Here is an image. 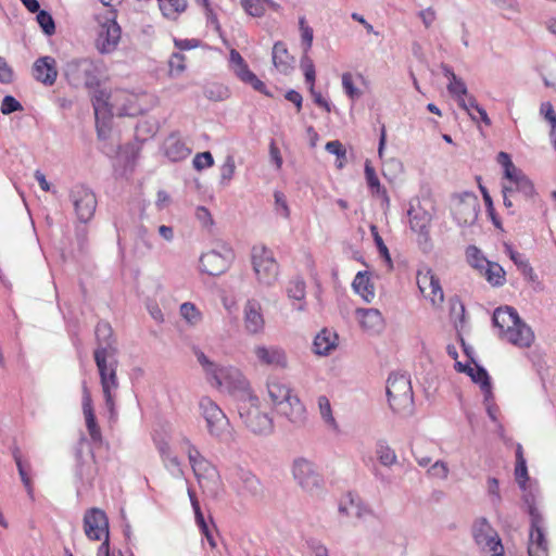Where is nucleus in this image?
I'll use <instances>...</instances> for the list:
<instances>
[{
    "label": "nucleus",
    "instance_id": "39448f33",
    "mask_svg": "<svg viewBox=\"0 0 556 556\" xmlns=\"http://www.w3.org/2000/svg\"><path fill=\"white\" fill-rule=\"evenodd\" d=\"M94 362L100 375L105 407L110 413V418L113 419L116 415L114 395L118 388V380L116 376L118 362L116 356H113V358L103 357L100 353L97 354Z\"/></svg>",
    "mask_w": 556,
    "mask_h": 556
},
{
    "label": "nucleus",
    "instance_id": "a18cd8bd",
    "mask_svg": "<svg viewBox=\"0 0 556 556\" xmlns=\"http://www.w3.org/2000/svg\"><path fill=\"white\" fill-rule=\"evenodd\" d=\"M36 20L41 27L42 31L47 36H51L55 33V23L52 15L46 10H39Z\"/></svg>",
    "mask_w": 556,
    "mask_h": 556
},
{
    "label": "nucleus",
    "instance_id": "1a4fd4ad",
    "mask_svg": "<svg viewBox=\"0 0 556 556\" xmlns=\"http://www.w3.org/2000/svg\"><path fill=\"white\" fill-rule=\"evenodd\" d=\"M475 543L486 556H504V546L497 532L486 518L481 517L472 525Z\"/></svg>",
    "mask_w": 556,
    "mask_h": 556
},
{
    "label": "nucleus",
    "instance_id": "aec40b11",
    "mask_svg": "<svg viewBox=\"0 0 556 556\" xmlns=\"http://www.w3.org/2000/svg\"><path fill=\"white\" fill-rule=\"evenodd\" d=\"M254 354L261 365L285 369L288 366L287 354L283 349L276 345H256Z\"/></svg>",
    "mask_w": 556,
    "mask_h": 556
},
{
    "label": "nucleus",
    "instance_id": "a211bd4d",
    "mask_svg": "<svg viewBox=\"0 0 556 556\" xmlns=\"http://www.w3.org/2000/svg\"><path fill=\"white\" fill-rule=\"evenodd\" d=\"M275 409L296 429L304 427L307 421L306 408L298 395L291 396Z\"/></svg>",
    "mask_w": 556,
    "mask_h": 556
},
{
    "label": "nucleus",
    "instance_id": "2f4dec72",
    "mask_svg": "<svg viewBox=\"0 0 556 556\" xmlns=\"http://www.w3.org/2000/svg\"><path fill=\"white\" fill-rule=\"evenodd\" d=\"M110 94L103 89H97L92 96V106L97 124L100 119H108L113 116V109L109 103Z\"/></svg>",
    "mask_w": 556,
    "mask_h": 556
},
{
    "label": "nucleus",
    "instance_id": "a878e982",
    "mask_svg": "<svg viewBox=\"0 0 556 556\" xmlns=\"http://www.w3.org/2000/svg\"><path fill=\"white\" fill-rule=\"evenodd\" d=\"M164 153L172 162H179L187 159L191 149L187 147L184 140L177 134H170L163 144Z\"/></svg>",
    "mask_w": 556,
    "mask_h": 556
},
{
    "label": "nucleus",
    "instance_id": "2eb2a0df",
    "mask_svg": "<svg viewBox=\"0 0 556 556\" xmlns=\"http://www.w3.org/2000/svg\"><path fill=\"white\" fill-rule=\"evenodd\" d=\"M529 556H548V543L545 538V520L541 514L531 511Z\"/></svg>",
    "mask_w": 556,
    "mask_h": 556
},
{
    "label": "nucleus",
    "instance_id": "680f3d73",
    "mask_svg": "<svg viewBox=\"0 0 556 556\" xmlns=\"http://www.w3.org/2000/svg\"><path fill=\"white\" fill-rule=\"evenodd\" d=\"M300 29H301V37H302V46L303 51L305 53L308 52V50L312 48L313 43V28L305 24L304 17L300 18Z\"/></svg>",
    "mask_w": 556,
    "mask_h": 556
},
{
    "label": "nucleus",
    "instance_id": "f8f14e48",
    "mask_svg": "<svg viewBox=\"0 0 556 556\" xmlns=\"http://www.w3.org/2000/svg\"><path fill=\"white\" fill-rule=\"evenodd\" d=\"M76 215L81 223L89 222L97 207V199L91 189L85 185H75L70 192Z\"/></svg>",
    "mask_w": 556,
    "mask_h": 556
},
{
    "label": "nucleus",
    "instance_id": "c756f323",
    "mask_svg": "<svg viewBox=\"0 0 556 556\" xmlns=\"http://www.w3.org/2000/svg\"><path fill=\"white\" fill-rule=\"evenodd\" d=\"M274 66L282 74H288L292 70L293 56L290 55L285 42L277 41L271 51Z\"/></svg>",
    "mask_w": 556,
    "mask_h": 556
},
{
    "label": "nucleus",
    "instance_id": "f3484780",
    "mask_svg": "<svg viewBox=\"0 0 556 556\" xmlns=\"http://www.w3.org/2000/svg\"><path fill=\"white\" fill-rule=\"evenodd\" d=\"M231 258L232 252L229 249H225L224 254L212 250L201 255L200 269L210 276H218L227 270Z\"/></svg>",
    "mask_w": 556,
    "mask_h": 556
},
{
    "label": "nucleus",
    "instance_id": "6e6d98bb",
    "mask_svg": "<svg viewBox=\"0 0 556 556\" xmlns=\"http://www.w3.org/2000/svg\"><path fill=\"white\" fill-rule=\"evenodd\" d=\"M185 61H186V58L182 53L175 52L172 54V56L168 61L169 73L172 76L179 75L185 71V68H186Z\"/></svg>",
    "mask_w": 556,
    "mask_h": 556
},
{
    "label": "nucleus",
    "instance_id": "3c124183",
    "mask_svg": "<svg viewBox=\"0 0 556 556\" xmlns=\"http://www.w3.org/2000/svg\"><path fill=\"white\" fill-rule=\"evenodd\" d=\"M229 64L231 71L237 77L249 68L247 62L236 49L230 50Z\"/></svg>",
    "mask_w": 556,
    "mask_h": 556
},
{
    "label": "nucleus",
    "instance_id": "774afa93",
    "mask_svg": "<svg viewBox=\"0 0 556 556\" xmlns=\"http://www.w3.org/2000/svg\"><path fill=\"white\" fill-rule=\"evenodd\" d=\"M448 466L443 460H437L429 469L428 475L439 478L441 480H445L448 477Z\"/></svg>",
    "mask_w": 556,
    "mask_h": 556
},
{
    "label": "nucleus",
    "instance_id": "4d7b16f0",
    "mask_svg": "<svg viewBox=\"0 0 556 556\" xmlns=\"http://www.w3.org/2000/svg\"><path fill=\"white\" fill-rule=\"evenodd\" d=\"M13 458L15 460V464H16V467H17V470H18V475L21 477V480H22L23 484L27 489V492L29 494H31L33 489H31L30 478L28 477V473H27V471L25 469V466H24V464L22 462V457L20 455L18 450H15L13 452Z\"/></svg>",
    "mask_w": 556,
    "mask_h": 556
},
{
    "label": "nucleus",
    "instance_id": "7ed1b4c3",
    "mask_svg": "<svg viewBox=\"0 0 556 556\" xmlns=\"http://www.w3.org/2000/svg\"><path fill=\"white\" fill-rule=\"evenodd\" d=\"M188 458L200 486L211 495H216L222 486L217 468L204 458L198 448L188 442Z\"/></svg>",
    "mask_w": 556,
    "mask_h": 556
},
{
    "label": "nucleus",
    "instance_id": "4c0bfd02",
    "mask_svg": "<svg viewBox=\"0 0 556 556\" xmlns=\"http://www.w3.org/2000/svg\"><path fill=\"white\" fill-rule=\"evenodd\" d=\"M486 281L493 287H502L506 282V273L503 267L495 263L490 262L485 268L480 273Z\"/></svg>",
    "mask_w": 556,
    "mask_h": 556
},
{
    "label": "nucleus",
    "instance_id": "dca6fc26",
    "mask_svg": "<svg viewBox=\"0 0 556 556\" xmlns=\"http://www.w3.org/2000/svg\"><path fill=\"white\" fill-rule=\"evenodd\" d=\"M417 286L426 299H429L432 305L439 306L444 301V293L440 283V279L427 269L425 273L418 271Z\"/></svg>",
    "mask_w": 556,
    "mask_h": 556
},
{
    "label": "nucleus",
    "instance_id": "bb28decb",
    "mask_svg": "<svg viewBox=\"0 0 556 556\" xmlns=\"http://www.w3.org/2000/svg\"><path fill=\"white\" fill-rule=\"evenodd\" d=\"M356 316L362 328L370 333H379L384 328V319L377 308H357Z\"/></svg>",
    "mask_w": 556,
    "mask_h": 556
},
{
    "label": "nucleus",
    "instance_id": "4be33fe9",
    "mask_svg": "<svg viewBox=\"0 0 556 556\" xmlns=\"http://www.w3.org/2000/svg\"><path fill=\"white\" fill-rule=\"evenodd\" d=\"M83 412L86 420V427L89 432L90 439L93 443L100 444L102 442V433L98 426L97 418L92 407V399L86 381L83 382Z\"/></svg>",
    "mask_w": 556,
    "mask_h": 556
},
{
    "label": "nucleus",
    "instance_id": "ea45409f",
    "mask_svg": "<svg viewBox=\"0 0 556 556\" xmlns=\"http://www.w3.org/2000/svg\"><path fill=\"white\" fill-rule=\"evenodd\" d=\"M75 477L83 484H91L94 478L93 467L90 464H87L83 460L81 452L79 451L76 454Z\"/></svg>",
    "mask_w": 556,
    "mask_h": 556
},
{
    "label": "nucleus",
    "instance_id": "de8ad7c7",
    "mask_svg": "<svg viewBox=\"0 0 556 556\" xmlns=\"http://www.w3.org/2000/svg\"><path fill=\"white\" fill-rule=\"evenodd\" d=\"M240 4L244 12L253 17H261L265 14L263 0H240Z\"/></svg>",
    "mask_w": 556,
    "mask_h": 556
},
{
    "label": "nucleus",
    "instance_id": "603ef678",
    "mask_svg": "<svg viewBox=\"0 0 556 556\" xmlns=\"http://www.w3.org/2000/svg\"><path fill=\"white\" fill-rule=\"evenodd\" d=\"M377 455H378L379 462L383 466H391V465L395 464V462H396L395 452L387 444H383V443L378 444Z\"/></svg>",
    "mask_w": 556,
    "mask_h": 556
},
{
    "label": "nucleus",
    "instance_id": "393cba45",
    "mask_svg": "<svg viewBox=\"0 0 556 556\" xmlns=\"http://www.w3.org/2000/svg\"><path fill=\"white\" fill-rule=\"evenodd\" d=\"M264 317L261 304L256 300H249L244 305V327L251 334H256L264 329Z\"/></svg>",
    "mask_w": 556,
    "mask_h": 556
},
{
    "label": "nucleus",
    "instance_id": "412c9836",
    "mask_svg": "<svg viewBox=\"0 0 556 556\" xmlns=\"http://www.w3.org/2000/svg\"><path fill=\"white\" fill-rule=\"evenodd\" d=\"M121 34V27L114 18L102 24L97 39L98 50L101 53L113 52L119 42Z\"/></svg>",
    "mask_w": 556,
    "mask_h": 556
},
{
    "label": "nucleus",
    "instance_id": "0e129e2a",
    "mask_svg": "<svg viewBox=\"0 0 556 556\" xmlns=\"http://www.w3.org/2000/svg\"><path fill=\"white\" fill-rule=\"evenodd\" d=\"M22 104L13 97L5 96L1 102V113L4 115L12 114L17 111H22Z\"/></svg>",
    "mask_w": 556,
    "mask_h": 556
},
{
    "label": "nucleus",
    "instance_id": "20e7f679",
    "mask_svg": "<svg viewBox=\"0 0 556 556\" xmlns=\"http://www.w3.org/2000/svg\"><path fill=\"white\" fill-rule=\"evenodd\" d=\"M208 381L217 388L239 396L241 402L252 395L249 381L238 368L232 366H218Z\"/></svg>",
    "mask_w": 556,
    "mask_h": 556
},
{
    "label": "nucleus",
    "instance_id": "c03bdc74",
    "mask_svg": "<svg viewBox=\"0 0 556 556\" xmlns=\"http://www.w3.org/2000/svg\"><path fill=\"white\" fill-rule=\"evenodd\" d=\"M318 408L323 420L333 430L338 429V424L332 415L330 402L327 396L320 395L317 400Z\"/></svg>",
    "mask_w": 556,
    "mask_h": 556
},
{
    "label": "nucleus",
    "instance_id": "49530a36",
    "mask_svg": "<svg viewBox=\"0 0 556 556\" xmlns=\"http://www.w3.org/2000/svg\"><path fill=\"white\" fill-rule=\"evenodd\" d=\"M287 294L290 299L303 301L305 299V282L303 279L296 278L289 282Z\"/></svg>",
    "mask_w": 556,
    "mask_h": 556
},
{
    "label": "nucleus",
    "instance_id": "0eeeda50",
    "mask_svg": "<svg viewBox=\"0 0 556 556\" xmlns=\"http://www.w3.org/2000/svg\"><path fill=\"white\" fill-rule=\"evenodd\" d=\"M239 416L247 426L255 434L267 435L273 432V419L258 407V399L249 395L239 405Z\"/></svg>",
    "mask_w": 556,
    "mask_h": 556
},
{
    "label": "nucleus",
    "instance_id": "052dcab7",
    "mask_svg": "<svg viewBox=\"0 0 556 556\" xmlns=\"http://www.w3.org/2000/svg\"><path fill=\"white\" fill-rule=\"evenodd\" d=\"M192 164L197 170H202L213 166L214 159L212 153L208 151L200 152L197 153L195 156L193 157Z\"/></svg>",
    "mask_w": 556,
    "mask_h": 556
},
{
    "label": "nucleus",
    "instance_id": "8fccbe9b",
    "mask_svg": "<svg viewBox=\"0 0 556 556\" xmlns=\"http://www.w3.org/2000/svg\"><path fill=\"white\" fill-rule=\"evenodd\" d=\"M193 354L197 357V361L202 366L207 380L213 376L214 371L218 368L219 365L210 361L208 357L198 348H193Z\"/></svg>",
    "mask_w": 556,
    "mask_h": 556
},
{
    "label": "nucleus",
    "instance_id": "6e6552de",
    "mask_svg": "<svg viewBox=\"0 0 556 556\" xmlns=\"http://www.w3.org/2000/svg\"><path fill=\"white\" fill-rule=\"evenodd\" d=\"M252 265L258 283L270 287L278 280V263L266 247H253Z\"/></svg>",
    "mask_w": 556,
    "mask_h": 556
},
{
    "label": "nucleus",
    "instance_id": "c85d7f7f",
    "mask_svg": "<svg viewBox=\"0 0 556 556\" xmlns=\"http://www.w3.org/2000/svg\"><path fill=\"white\" fill-rule=\"evenodd\" d=\"M237 483L241 486L242 491L251 496H258L263 492L260 479L250 470L238 468L236 470Z\"/></svg>",
    "mask_w": 556,
    "mask_h": 556
},
{
    "label": "nucleus",
    "instance_id": "423d86ee",
    "mask_svg": "<svg viewBox=\"0 0 556 556\" xmlns=\"http://www.w3.org/2000/svg\"><path fill=\"white\" fill-rule=\"evenodd\" d=\"M208 433L219 441H229L232 437L231 427L225 413L210 397L204 396L199 403Z\"/></svg>",
    "mask_w": 556,
    "mask_h": 556
},
{
    "label": "nucleus",
    "instance_id": "e433bc0d",
    "mask_svg": "<svg viewBox=\"0 0 556 556\" xmlns=\"http://www.w3.org/2000/svg\"><path fill=\"white\" fill-rule=\"evenodd\" d=\"M471 380L480 386V389L484 395V401L489 402L493 397L491 378L484 367L479 364H475V369L471 375Z\"/></svg>",
    "mask_w": 556,
    "mask_h": 556
},
{
    "label": "nucleus",
    "instance_id": "5701e85b",
    "mask_svg": "<svg viewBox=\"0 0 556 556\" xmlns=\"http://www.w3.org/2000/svg\"><path fill=\"white\" fill-rule=\"evenodd\" d=\"M500 338L516 346L529 348L534 340V333L532 329L520 318L516 326L506 329Z\"/></svg>",
    "mask_w": 556,
    "mask_h": 556
},
{
    "label": "nucleus",
    "instance_id": "69168bd1",
    "mask_svg": "<svg viewBox=\"0 0 556 556\" xmlns=\"http://www.w3.org/2000/svg\"><path fill=\"white\" fill-rule=\"evenodd\" d=\"M447 90L453 97H456L457 100L467 94V87L465 83L458 77H455V79L448 81Z\"/></svg>",
    "mask_w": 556,
    "mask_h": 556
},
{
    "label": "nucleus",
    "instance_id": "58836bf2",
    "mask_svg": "<svg viewBox=\"0 0 556 556\" xmlns=\"http://www.w3.org/2000/svg\"><path fill=\"white\" fill-rule=\"evenodd\" d=\"M160 10L167 18L175 20L187 9V0H157Z\"/></svg>",
    "mask_w": 556,
    "mask_h": 556
},
{
    "label": "nucleus",
    "instance_id": "bf43d9fd",
    "mask_svg": "<svg viewBox=\"0 0 556 556\" xmlns=\"http://www.w3.org/2000/svg\"><path fill=\"white\" fill-rule=\"evenodd\" d=\"M342 87L346 96L352 100L358 99L362 94L361 90L354 86L351 73H343Z\"/></svg>",
    "mask_w": 556,
    "mask_h": 556
},
{
    "label": "nucleus",
    "instance_id": "f03ea898",
    "mask_svg": "<svg viewBox=\"0 0 556 556\" xmlns=\"http://www.w3.org/2000/svg\"><path fill=\"white\" fill-rule=\"evenodd\" d=\"M64 75L75 88L94 89L100 84L101 62L89 58L73 59L65 64Z\"/></svg>",
    "mask_w": 556,
    "mask_h": 556
},
{
    "label": "nucleus",
    "instance_id": "7c9ffc66",
    "mask_svg": "<svg viewBox=\"0 0 556 556\" xmlns=\"http://www.w3.org/2000/svg\"><path fill=\"white\" fill-rule=\"evenodd\" d=\"M339 511L340 514L356 518H364L366 515L370 514L367 506L352 493H349L345 498L341 501Z\"/></svg>",
    "mask_w": 556,
    "mask_h": 556
},
{
    "label": "nucleus",
    "instance_id": "864d4df0",
    "mask_svg": "<svg viewBox=\"0 0 556 556\" xmlns=\"http://www.w3.org/2000/svg\"><path fill=\"white\" fill-rule=\"evenodd\" d=\"M236 169L235 159L231 155H228L220 167V184L226 186L229 184L231 178L233 177Z\"/></svg>",
    "mask_w": 556,
    "mask_h": 556
},
{
    "label": "nucleus",
    "instance_id": "338daca9",
    "mask_svg": "<svg viewBox=\"0 0 556 556\" xmlns=\"http://www.w3.org/2000/svg\"><path fill=\"white\" fill-rule=\"evenodd\" d=\"M497 163L504 168V177H510L511 173L519 170V168L514 165L509 154L506 152H500L497 154Z\"/></svg>",
    "mask_w": 556,
    "mask_h": 556
},
{
    "label": "nucleus",
    "instance_id": "5fc2aeb1",
    "mask_svg": "<svg viewBox=\"0 0 556 556\" xmlns=\"http://www.w3.org/2000/svg\"><path fill=\"white\" fill-rule=\"evenodd\" d=\"M370 232L374 237V241L378 248L380 255L386 260V262L389 264V266L392 267V260H391L389 250H388L387 245L384 244L382 238L380 237L377 226L371 225Z\"/></svg>",
    "mask_w": 556,
    "mask_h": 556
},
{
    "label": "nucleus",
    "instance_id": "9d476101",
    "mask_svg": "<svg viewBox=\"0 0 556 556\" xmlns=\"http://www.w3.org/2000/svg\"><path fill=\"white\" fill-rule=\"evenodd\" d=\"M292 475L296 483L306 492L314 493L323 488L324 480L320 473L315 465L304 457L293 460Z\"/></svg>",
    "mask_w": 556,
    "mask_h": 556
},
{
    "label": "nucleus",
    "instance_id": "cd10ccee",
    "mask_svg": "<svg viewBox=\"0 0 556 556\" xmlns=\"http://www.w3.org/2000/svg\"><path fill=\"white\" fill-rule=\"evenodd\" d=\"M519 319L520 316L518 312L511 306L497 307L492 317L494 327L498 329V336L506 329L516 326Z\"/></svg>",
    "mask_w": 556,
    "mask_h": 556
},
{
    "label": "nucleus",
    "instance_id": "13d9d810",
    "mask_svg": "<svg viewBox=\"0 0 556 556\" xmlns=\"http://www.w3.org/2000/svg\"><path fill=\"white\" fill-rule=\"evenodd\" d=\"M325 149L330 154L337 156V159L340 161L338 167L341 168L343 166L341 160H344L346 157V150L343 147V144L339 140H332L326 143Z\"/></svg>",
    "mask_w": 556,
    "mask_h": 556
},
{
    "label": "nucleus",
    "instance_id": "79ce46f5",
    "mask_svg": "<svg viewBox=\"0 0 556 556\" xmlns=\"http://www.w3.org/2000/svg\"><path fill=\"white\" fill-rule=\"evenodd\" d=\"M242 83L250 85L255 91H258L266 97H273L271 92L267 89L266 85L250 70L248 68L237 77Z\"/></svg>",
    "mask_w": 556,
    "mask_h": 556
},
{
    "label": "nucleus",
    "instance_id": "ddd939ff",
    "mask_svg": "<svg viewBox=\"0 0 556 556\" xmlns=\"http://www.w3.org/2000/svg\"><path fill=\"white\" fill-rule=\"evenodd\" d=\"M409 216V227L412 231L418 235V244L424 251L431 249L430 224L431 215L421 206H410L407 212Z\"/></svg>",
    "mask_w": 556,
    "mask_h": 556
},
{
    "label": "nucleus",
    "instance_id": "f257e3e1",
    "mask_svg": "<svg viewBox=\"0 0 556 556\" xmlns=\"http://www.w3.org/2000/svg\"><path fill=\"white\" fill-rule=\"evenodd\" d=\"M387 396L394 413L405 417L413 415L414 395L408 376L391 374L387 381Z\"/></svg>",
    "mask_w": 556,
    "mask_h": 556
},
{
    "label": "nucleus",
    "instance_id": "473e14b6",
    "mask_svg": "<svg viewBox=\"0 0 556 556\" xmlns=\"http://www.w3.org/2000/svg\"><path fill=\"white\" fill-rule=\"evenodd\" d=\"M506 252L525 279L530 282H538V275L534 273L529 261L521 253L515 251L510 245H506Z\"/></svg>",
    "mask_w": 556,
    "mask_h": 556
},
{
    "label": "nucleus",
    "instance_id": "6ab92c4d",
    "mask_svg": "<svg viewBox=\"0 0 556 556\" xmlns=\"http://www.w3.org/2000/svg\"><path fill=\"white\" fill-rule=\"evenodd\" d=\"M96 340H97V349L94 350L93 356L97 357V354L100 353L103 357L116 356L117 348L115 344V339L113 338V329L111 325L106 321H99L96 326Z\"/></svg>",
    "mask_w": 556,
    "mask_h": 556
},
{
    "label": "nucleus",
    "instance_id": "9b49d317",
    "mask_svg": "<svg viewBox=\"0 0 556 556\" xmlns=\"http://www.w3.org/2000/svg\"><path fill=\"white\" fill-rule=\"evenodd\" d=\"M479 211V199L473 192L465 191L454 198L453 216L457 225H473L478 218Z\"/></svg>",
    "mask_w": 556,
    "mask_h": 556
},
{
    "label": "nucleus",
    "instance_id": "f704fd0d",
    "mask_svg": "<svg viewBox=\"0 0 556 556\" xmlns=\"http://www.w3.org/2000/svg\"><path fill=\"white\" fill-rule=\"evenodd\" d=\"M337 334L328 329H323L314 339L313 351L318 355H327L336 348Z\"/></svg>",
    "mask_w": 556,
    "mask_h": 556
},
{
    "label": "nucleus",
    "instance_id": "a19ab883",
    "mask_svg": "<svg viewBox=\"0 0 556 556\" xmlns=\"http://www.w3.org/2000/svg\"><path fill=\"white\" fill-rule=\"evenodd\" d=\"M466 258L468 264L472 268L477 269L479 273H482L488 263L491 262L483 255L482 251L476 245H469L466 249Z\"/></svg>",
    "mask_w": 556,
    "mask_h": 556
},
{
    "label": "nucleus",
    "instance_id": "b1692460",
    "mask_svg": "<svg viewBox=\"0 0 556 556\" xmlns=\"http://www.w3.org/2000/svg\"><path fill=\"white\" fill-rule=\"evenodd\" d=\"M33 76L46 86H52L58 77L56 62L52 56H41L33 65Z\"/></svg>",
    "mask_w": 556,
    "mask_h": 556
},
{
    "label": "nucleus",
    "instance_id": "37998d69",
    "mask_svg": "<svg viewBox=\"0 0 556 556\" xmlns=\"http://www.w3.org/2000/svg\"><path fill=\"white\" fill-rule=\"evenodd\" d=\"M516 188L518 191V197H521L525 200H532L536 194L533 182L527 175L523 174L521 169H519Z\"/></svg>",
    "mask_w": 556,
    "mask_h": 556
},
{
    "label": "nucleus",
    "instance_id": "c9c22d12",
    "mask_svg": "<svg viewBox=\"0 0 556 556\" xmlns=\"http://www.w3.org/2000/svg\"><path fill=\"white\" fill-rule=\"evenodd\" d=\"M267 393L275 408L294 395L288 386L278 381L267 383Z\"/></svg>",
    "mask_w": 556,
    "mask_h": 556
},
{
    "label": "nucleus",
    "instance_id": "e2e57ef3",
    "mask_svg": "<svg viewBox=\"0 0 556 556\" xmlns=\"http://www.w3.org/2000/svg\"><path fill=\"white\" fill-rule=\"evenodd\" d=\"M180 314L190 324H197L200 320V312L195 305L190 302L181 304Z\"/></svg>",
    "mask_w": 556,
    "mask_h": 556
},
{
    "label": "nucleus",
    "instance_id": "4468645a",
    "mask_svg": "<svg viewBox=\"0 0 556 556\" xmlns=\"http://www.w3.org/2000/svg\"><path fill=\"white\" fill-rule=\"evenodd\" d=\"M84 532L91 541H100L102 536H109V518L106 514L97 507L87 509L84 515Z\"/></svg>",
    "mask_w": 556,
    "mask_h": 556
},
{
    "label": "nucleus",
    "instance_id": "09e8293b",
    "mask_svg": "<svg viewBox=\"0 0 556 556\" xmlns=\"http://www.w3.org/2000/svg\"><path fill=\"white\" fill-rule=\"evenodd\" d=\"M300 66L304 73L305 83L307 85H314L316 78L315 65L313 60L305 52L301 58Z\"/></svg>",
    "mask_w": 556,
    "mask_h": 556
},
{
    "label": "nucleus",
    "instance_id": "72a5a7b5",
    "mask_svg": "<svg viewBox=\"0 0 556 556\" xmlns=\"http://www.w3.org/2000/svg\"><path fill=\"white\" fill-rule=\"evenodd\" d=\"M352 287L366 302L375 298V288L370 281L368 271H358L353 280Z\"/></svg>",
    "mask_w": 556,
    "mask_h": 556
}]
</instances>
